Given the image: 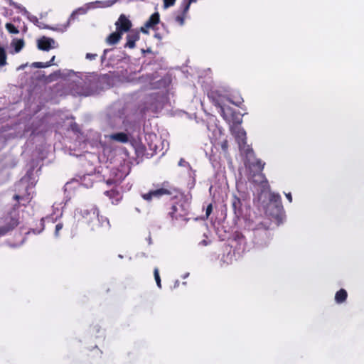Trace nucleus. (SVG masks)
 Masks as SVG:
<instances>
[{
	"label": "nucleus",
	"instance_id": "obj_1",
	"mask_svg": "<svg viewBox=\"0 0 364 364\" xmlns=\"http://www.w3.org/2000/svg\"><path fill=\"white\" fill-rule=\"evenodd\" d=\"M163 196H168L173 200L168 212V215L171 220H186V217L189 213V204L186 200L184 194L181 190L169 181H164L161 184V187L143 194L142 198L146 200H151L154 197L160 198Z\"/></svg>",
	"mask_w": 364,
	"mask_h": 364
},
{
	"label": "nucleus",
	"instance_id": "obj_2",
	"mask_svg": "<svg viewBox=\"0 0 364 364\" xmlns=\"http://www.w3.org/2000/svg\"><path fill=\"white\" fill-rule=\"evenodd\" d=\"M97 83L87 78L81 85H76V92L80 96H89L95 93Z\"/></svg>",
	"mask_w": 364,
	"mask_h": 364
},
{
	"label": "nucleus",
	"instance_id": "obj_3",
	"mask_svg": "<svg viewBox=\"0 0 364 364\" xmlns=\"http://www.w3.org/2000/svg\"><path fill=\"white\" fill-rule=\"evenodd\" d=\"M208 97L210 102L218 109V112L222 114V109L226 110L224 103L227 101L225 95L220 94L218 90H211L208 93Z\"/></svg>",
	"mask_w": 364,
	"mask_h": 364
},
{
	"label": "nucleus",
	"instance_id": "obj_4",
	"mask_svg": "<svg viewBox=\"0 0 364 364\" xmlns=\"http://www.w3.org/2000/svg\"><path fill=\"white\" fill-rule=\"evenodd\" d=\"M221 116L227 122L232 124L231 126H239L242 122V116L229 107H226V110L222 109Z\"/></svg>",
	"mask_w": 364,
	"mask_h": 364
},
{
	"label": "nucleus",
	"instance_id": "obj_5",
	"mask_svg": "<svg viewBox=\"0 0 364 364\" xmlns=\"http://www.w3.org/2000/svg\"><path fill=\"white\" fill-rule=\"evenodd\" d=\"M126 176L127 174L122 171L118 168H112L110 172L109 178L105 181L107 186L118 187Z\"/></svg>",
	"mask_w": 364,
	"mask_h": 364
},
{
	"label": "nucleus",
	"instance_id": "obj_6",
	"mask_svg": "<svg viewBox=\"0 0 364 364\" xmlns=\"http://www.w3.org/2000/svg\"><path fill=\"white\" fill-rule=\"evenodd\" d=\"M4 221L6 224L0 227V237L13 230L19 223L18 217L12 216L11 214L6 216Z\"/></svg>",
	"mask_w": 364,
	"mask_h": 364
},
{
	"label": "nucleus",
	"instance_id": "obj_7",
	"mask_svg": "<svg viewBox=\"0 0 364 364\" xmlns=\"http://www.w3.org/2000/svg\"><path fill=\"white\" fill-rule=\"evenodd\" d=\"M4 221L6 224L0 227V237L13 230L19 223L18 217L12 216L11 214L6 216Z\"/></svg>",
	"mask_w": 364,
	"mask_h": 364
},
{
	"label": "nucleus",
	"instance_id": "obj_8",
	"mask_svg": "<svg viewBox=\"0 0 364 364\" xmlns=\"http://www.w3.org/2000/svg\"><path fill=\"white\" fill-rule=\"evenodd\" d=\"M116 30L121 33L131 31L132 26V21L124 15L121 14L118 20L115 22Z\"/></svg>",
	"mask_w": 364,
	"mask_h": 364
},
{
	"label": "nucleus",
	"instance_id": "obj_9",
	"mask_svg": "<svg viewBox=\"0 0 364 364\" xmlns=\"http://www.w3.org/2000/svg\"><path fill=\"white\" fill-rule=\"evenodd\" d=\"M230 130L232 134L235 136L236 140L237 141L239 148H242V145H246V132L244 130L243 128L240 127V125L230 126Z\"/></svg>",
	"mask_w": 364,
	"mask_h": 364
},
{
	"label": "nucleus",
	"instance_id": "obj_10",
	"mask_svg": "<svg viewBox=\"0 0 364 364\" xmlns=\"http://www.w3.org/2000/svg\"><path fill=\"white\" fill-rule=\"evenodd\" d=\"M92 215L96 218L98 224L92 226V230H97L99 228H107L110 227L109 221L107 218L99 215V210L97 208H92L90 210Z\"/></svg>",
	"mask_w": 364,
	"mask_h": 364
},
{
	"label": "nucleus",
	"instance_id": "obj_11",
	"mask_svg": "<svg viewBox=\"0 0 364 364\" xmlns=\"http://www.w3.org/2000/svg\"><path fill=\"white\" fill-rule=\"evenodd\" d=\"M160 21V15L159 12H155L151 15L149 18L146 21L144 26H141L140 31L145 34L149 33V29H154L155 26Z\"/></svg>",
	"mask_w": 364,
	"mask_h": 364
},
{
	"label": "nucleus",
	"instance_id": "obj_12",
	"mask_svg": "<svg viewBox=\"0 0 364 364\" xmlns=\"http://www.w3.org/2000/svg\"><path fill=\"white\" fill-rule=\"evenodd\" d=\"M250 179L252 182L256 185L265 187L268 181L267 180L265 175L263 173V171L255 172L253 171H250Z\"/></svg>",
	"mask_w": 364,
	"mask_h": 364
},
{
	"label": "nucleus",
	"instance_id": "obj_13",
	"mask_svg": "<svg viewBox=\"0 0 364 364\" xmlns=\"http://www.w3.org/2000/svg\"><path fill=\"white\" fill-rule=\"evenodd\" d=\"M55 41L48 37L43 36L38 40V48L41 50L48 51L55 48Z\"/></svg>",
	"mask_w": 364,
	"mask_h": 364
},
{
	"label": "nucleus",
	"instance_id": "obj_14",
	"mask_svg": "<svg viewBox=\"0 0 364 364\" xmlns=\"http://www.w3.org/2000/svg\"><path fill=\"white\" fill-rule=\"evenodd\" d=\"M140 35L139 31L132 30L127 35V43L124 48H134L136 46V42L139 40Z\"/></svg>",
	"mask_w": 364,
	"mask_h": 364
},
{
	"label": "nucleus",
	"instance_id": "obj_15",
	"mask_svg": "<svg viewBox=\"0 0 364 364\" xmlns=\"http://www.w3.org/2000/svg\"><path fill=\"white\" fill-rule=\"evenodd\" d=\"M104 194L111 200L113 204L118 203L122 199V195L117 189V187L115 186H113L110 190L105 191Z\"/></svg>",
	"mask_w": 364,
	"mask_h": 364
},
{
	"label": "nucleus",
	"instance_id": "obj_16",
	"mask_svg": "<svg viewBox=\"0 0 364 364\" xmlns=\"http://www.w3.org/2000/svg\"><path fill=\"white\" fill-rule=\"evenodd\" d=\"M269 201L270 203L269 205L274 206L277 212L276 215H278V214H279V211L283 210V205L280 195L279 193H272L269 196Z\"/></svg>",
	"mask_w": 364,
	"mask_h": 364
},
{
	"label": "nucleus",
	"instance_id": "obj_17",
	"mask_svg": "<svg viewBox=\"0 0 364 364\" xmlns=\"http://www.w3.org/2000/svg\"><path fill=\"white\" fill-rule=\"evenodd\" d=\"M109 139L120 143H127L129 141V136L126 133L118 132L108 136Z\"/></svg>",
	"mask_w": 364,
	"mask_h": 364
},
{
	"label": "nucleus",
	"instance_id": "obj_18",
	"mask_svg": "<svg viewBox=\"0 0 364 364\" xmlns=\"http://www.w3.org/2000/svg\"><path fill=\"white\" fill-rule=\"evenodd\" d=\"M122 33L116 30L115 32L110 33L106 38L105 41L108 45H115L122 38Z\"/></svg>",
	"mask_w": 364,
	"mask_h": 364
},
{
	"label": "nucleus",
	"instance_id": "obj_19",
	"mask_svg": "<svg viewBox=\"0 0 364 364\" xmlns=\"http://www.w3.org/2000/svg\"><path fill=\"white\" fill-rule=\"evenodd\" d=\"M232 207L234 213L237 216H239L242 214V202L240 198L236 196H234L232 198Z\"/></svg>",
	"mask_w": 364,
	"mask_h": 364
},
{
	"label": "nucleus",
	"instance_id": "obj_20",
	"mask_svg": "<svg viewBox=\"0 0 364 364\" xmlns=\"http://www.w3.org/2000/svg\"><path fill=\"white\" fill-rule=\"evenodd\" d=\"M94 175L93 173L84 174L80 177V182L86 188H90L94 183Z\"/></svg>",
	"mask_w": 364,
	"mask_h": 364
},
{
	"label": "nucleus",
	"instance_id": "obj_21",
	"mask_svg": "<svg viewBox=\"0 0 364 364\" xmlns=\"http://www.w3.org/2000/svg\"><path fill=\"white\" fill-rule=\"evenodd\" d=\"M266 213L271 218L279 221L282 219L283 210H280L279 214H278V215H276L277 212L276 208H274V206L268 205L267 207Z\"/></svg>",
	"mask_w": 364,
	"mask_h": 364
},
{
	"label": "nucleus",
	"instance_id": "obj_22",
	"mask_svg": "<svg viewBox=\"0 0 364 364\" xmlns=\"http://www.w3.org/2000/svg\"><path fill=\"white\" fill-rule=\"evenodd\" d=\"M264 165V162H263L261 159H257L255 161L250 164V171H253L255 172H259L260 171H263Z\"/></svg>",
	"mask_w": 364,
	"mask_h": 364
},
{
	"label": "nucleus",
	"instance_id": "obj_23",
	"mask_svg": "<svg viewBox=\"0 0 364 364\" xmlns=\"http://www.w3.org/2000/svg\"><path fill=\"white\" fill-rule=\"evenodd\" d=\"M14 199L18 201V203L14 205V208H18L21 205V202H22L21 203L22 205L26 206V204L28 203L30 201L28 195L26 196H21L18 194H16L14 196Z\"/></svg>",
	"mask_w": 364,
	"mask_h": 364
},
{
	"label": "nucleus",
	"instance_id": "obj_24",
	"mask_svg": "<svg viewBox=\"0 0 364 364\" xmlns=\"http://www.w3.org/2000/svg\"><path fill=\"white\" fill-rule=\"evenodd\" d=\"M348 293L344 289H341L336 293L335 301L337 304H342L347 299Z\"/></svg>",
	"mask_w": 364,
	"mask_h": 364
},
{
	"label": "nucleus",
	"instance_id": "obj_25",
	"mask_svg": "<svg viewBox=\"0 0 364 364\" xmlns=\"http://www.w3.org/2000/svg\"><path fill=\"white\" fill-rule=\"evenodd\" d=\"M25 43L23 39H14L11 42V46L14 48L15 53H19L23 48Z\"/></svg>",
	"mask_w": 364,
	"mask_h": 364
},
{
	"label": "nucleus",
	"instance_id": "obj_26",
	"mask_svg": "<svg viewBox=\"0 0 364 364\" xmlns=\"http://www.w3.org/2000/svg\"><path fill=\"white\" fill-rule=\"evenodd\" d=\"M7 64L6 53L4 48L0 46V67H3Z\"/></svg>",
	"mask_w": 364,
	"mask_h": 364
},
{
	"label": "nucleus",
	"instance_id": "obj_27",
	"mask_svg": "<svg viewBox=\"0 0 364 364\" xmlns=\"http://www.w3.org/2000/svg\"><path fill=\"white\" fill-rule=\"evenodd\" d=\"M5 27L11 34H18L19 33L18 29L11 23H6Z\"/></svg>",
	"mask_w": 364,
	"mask_h": 364
},
{
	"label": "nucleus",
	"instance_id": "obj_28",
	"mask_svg": "<svg viewBox=\"0 0 364 364\" xmlns=\"http://www.w3.org/2000/svg\"><path fill=\"white\" fill-rule=\"evenodd\" d=\"M227 101L232 105L237 106V107H240L241 105V104L243 102V100L240 97H235V99L228 97Z\"/></svg>",
	"mask_w": 364,
	"mask_h": 364
},
{
	"label": "nucleus",
	"instance_id": "obj_29",
	"mask_svg": "<svg viewBox=\"0 0 364 364\" xmlns=\"http://www.w3.org/2000/svg\"><path fill=\"white\" fill-rule=\"evenodd\" d=\"M182 14L180 15H178L176 17V21H177L181 26H183L185 22V17L187 13H184V6H182Z\"/></svg>",
	"mask_w": 364,
	"mask_h": 364
},
{
	"label": "nucleus",
	"instance_id": "obj_30",
	"mask_svg": "<svg viewBox=\"0 0 364 364\" xmlns=\"http://www.w3.org/2000/svg\"><path fill=\"white\" fill-rule=\"evenodd\" d=\"M240 149L244 150V152L247 157L249 156L253 155L254 151L252 147H250L249 145L246 144V145H242V148H240Z\"/></svg>",
	"mask_w": 364,
	"mask_h": 364
},
{
	"label": "nucleus",
	"instance_id": "obj_31",
	"mask_svg": "<svg viewBox=\"0 0 364 364\" xmlns=\"http://www.w3.org/2000/svg\"><path fill=\"white\" fill-rule=\"evenodd\" d=\"M154 279L156 280L157 286L159 288H161V278L159 276V269L157 267L154 268Z\"/></svg>",
	"mask_w": 364,
	"mask_h": 364
},
{
	"label": "nucleus",
	"instance_id": "obj_32",
	"mask_svg": "<svg viewBox=\"0 0 364 364\" xmlns=\"http://www.w3.org/2000/svg\"><path fill=\"white\" fill-rule=\"evenodd\" d=\"M197 0H188V1H185L181 6H184V13H187L189 10V8H190V5L193 3V2H196Z\"/></svg>",
	"mask_w": 364,
	"mask_h": 364
},
{
	"label": "nucleus",
	"instance_id": "obj_33",
	"mask_svg": "<svg viewBox=\"0 0 364 364\" xmlns=\"http://www.w3.org/2000/svg\"><path fill=\"white\" fill-rule=\"evenodd\" d=\"M33 66L36 68H45L49 67V63L47 62H35L33 63Z\"/></svg>",
	"mask_w": 364,
	"mask_h": 364
},
{
	"label": "nucleus",
	"instance_id": "obj_34",
	"mask_svg": "<svg viewBox=\"0 0 364 364\" xmlns=\"http://www.w3.org/2000/svg\"><path fill=\"white\" fill-rule=\"evenodd\" d=\"M11 5L15 8V9H18L21 12H27L26 9L25 7L22 6L21 4H18V3H16V2H12L11 4Z\"/></svg>",
	"mask_w": 364,
	"mask_h": 364
},
{
	"label": "nucleus",
	"instance_id": "obj_35",
	"mask_svg": "<svg viewBox=\"0 0 364 364\" xmlns=\"http://www.w3.org/2000/svg\"><path fill=\"white\" fill-rule=\"evenodd\" d=\"M221 149L225 154L228 153V140L225 139L221 142Z\"/></svg>",
	"mask_w": 364,
	"mask_h": 364
},
{
	"label": "nucleus",
	"instance_id": "obj_36",
	"mask_svg": "<svg viewBox=\"0 0 364 364\" xmlns=\"http://www.w3.org/2000/svg\"><path fill=\"white\" fill-rule=\"evenodd\" d=\"M63 224L62 223H59L56 224L55 228V235L58 236L60 234V231L63 229Z\"/></svg>",
	"mask_w": 364,
	"mask_h": 364
},
{
	"label": "nucleus",
	"instance_id": "obj_37",
	"mask_svg": "<svg viewBox=\"0 0 364 364\" xmlns=\"http://www.w3.org/2000/svg\"><path fill=\"white\" fill-rule=\"evenodd\" d=\"M176 0H164V7L168 8L174 5Z\"/></svg>",
	"mask_w": 364,
	"mask_h": 364
},
{
	"label": "nucleus",
	"instance_id": "obj_38",
	"mask_svg": "<svg viewBox=\"0 0 364 364\" xmlns=\"http://www.w3.org/2000/svg\"><path fill=\"white\" fill-rule=\"evenodd\" d=\"M212 210H213V205L212 204H209L207 208H206V212H205V215H206V217L208 218L209 215H210V213H212Z\"/></svg>",
	"mask_w": 364,
	"mask_h": 364
},
{
	"label": "nucleus",
	"instance_id": "obj_39",
	"mask_svg": "<svg viewBox=\"0 0 364 364\" xmlns=\"http://www.w3.org/2000/svg\"><path fill=\"white\" fill-rule=\"evenodd\" d=\"M97 54H94V53H87L86 54V58L90 60H95L96 58H97Z\"/></svg>",
	"mask_w": 364,
	"mask_h": 364
},
{
	"label": "nucleus",
	"instance_id": "obj_40",
	"mask_svg": "<svg viewBox=\"0 0 364 364\" xmlns=\"http://www.w3.org/2000/svg\"><path fill=\"white\" fill-rule=\"evenodd\" d=\"M285 196H286V198H287V200H288L290 203H291V202H292V196H291V193H285Z\"/></svg>",
	"mask_w": 364,
	"mask_h": 364
},
{
	"label": "nucleus",
	"instance_id": "obj_41",
	"mask_svg": "<svg viewBox=\"0 0 364 364\" xmlns=\"http://www.w3.org/2000/svg\"><path fill=\"white\" fill-rule=\"evenodd\" d=\"M55 56L53 55L51 59L48 61L47 63H49V67L51 66L52 65H54V60H55Z\"/></svg>",
	"mask_w": 364,
	"mask_h": 364
},
{
	"label": "nucleus",
	"instance_id": "obj_42",
	"mask_svg": "<svg viewBox=\"0 0 364 364\" xmlns=\"http://www.w3.org/2000/svg\"><path fill=\"white\" fill-rule=\"evenodd\" d=\"M106 59V55L103 54L102 56H101V60L102 62H104Z\"/></svg>",
	"mask_w": 364,
	"mask_h": 364
},
{
	"label": "nucleus",
	"instance_id": "obj_43",
	"mask_svg": "<svg viewBox=\"0 0 364 364\" xmlns=\"http://www.w3.org/2000/svg\"><path fill=\"white\" fill-rule=\"evenodd\" d=\"M109 49H105V50H104L103 54L107 55V52H109Z\"/></svg>",
	"mask_w": 364,
	"mask_h": 364
}]
</instances>
